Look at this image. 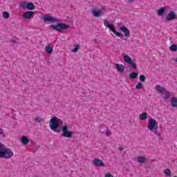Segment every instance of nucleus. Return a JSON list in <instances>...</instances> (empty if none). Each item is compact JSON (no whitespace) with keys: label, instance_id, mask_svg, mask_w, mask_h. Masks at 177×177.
Instances as JSON below:
<instances>
[{"label":"nucleus","instance_id":"1","mask_svg":"<svg viewBox=\"0 0 177 177\" xmlns=\"http://www.w3.org/2000/svg\"><path fill=\"white\" fill-rule=\"evenodd\" d=\"M13 156V151L10 148L5 147L3 145L0 144V158H5L6 160H9L12 158Z\"/></svg>","mask_w":177,"mask_h":177},{"label":"nucleus","instance_id":"2","mask_svg":"<svg viewBox=\"0 0 177 177\" xmlns=\"http://www.w3.org/2000/svg\"><path fill=\"white\" fill-rule=\"evenodd\" d=\"M63 125V120L59 119V118L53 117L50 120L49 127L51 131L56 132L57 128H60Z\"/></svg>","mask_w":177,"mask_h":177},{"label":"nucleus","instance_id":"3","mask_svg":"<svg viewBox=\"0 0 177 177\" xmlns=\"http://www.w3.org/2000/svg\"><path fill=\"white\" fill-rule=\"evenodd\" d=\"M50 28H53L55 30V31H62V30H67L68 28H70V25H67L66 24L63 23H58L56 25H50Z\"/></svg>","mask_w":177,"mask_h":177},{"label":"nucleus","instance_id":"4","mask_svg":"<svg viewBox=\"0 0 177 177\" xmlns=\"http://www.w3.org/2000/svg\"><path fill=\"white\" fill-rule=\"evenodd\" d=\"M104 24L106 27H107L108 28H109V30H111V31H112V32H113V34H115V35H116V37H119L120 38H124V35L118 32L117 30H115V28H114V25H110L109 24V21L105 19L104 21Z\"/></svg>","mask_w":177,"mask_h":177},{"label":"nucleus","instance_id":"5","mask_svg":"<svg viewBox=\"0 0 177 177\" xmlns=\"http://www.w3.org/2000/svg\"><path fill=\"white\" fill-rule=\"evenodd\" d=\"M147 129L149 131H154V129H158V122L153 118H150L148 120Z\"/></svg>","mask_w":177,"mask_h":177},{"label":"nucleus","instance_id":"6","mask_svg":"<svg viewBox=\"0 0 177 177\" xmlns=\"http://www.w3.org/2000/svg\"><path fill=\"white\" fill-rule=\"evenodd\" d=\"M62 136H63L64 138H68V139H71V138H73V131H68V125H65L62 127Z\"/></svg>","mask_w":177,"mask_h":177},{"label":"nucleus","instance_id":"7","mask_svg":"<svg viewBox=\"0 0 177 177\" xmlns=\"http://www.w3.org/2000/svg\"><path fill=\"white\" fill-rule=\"evenodd\" d=\"M105 12L106 11L104 10H92V13L94 17H99L100 16H103Z\"/></svg>","mask_w":177,"mask_h":177},{"label":"nucleus","instance_id":"8","mask_svg":"<svg viewBox=\"0 0 177 177\" xmlns=\"http://www.w3.org/2000/svg\"><path fill=\"white\" fill-rule=\"evenodd\" d=\"M175 19H177L175 12H174V11H169V14L167 16V20L171 21V20H175Z\"/></svg>","mask_w":177,"mask_h":177},{"label":"nucleus","instance_id":"9","mask_svg":"<svg viewBox=\"0 0 177 177\" xmlns=\"http://www.w3.org/2000/svg\"><path fill=\"white\" fill-rule=\"evenodd\" d=\"M43 19H44V21H49L50 23L59 21L57 19H55L53 17H50L49 15H44Z\"/></svg>","mask_w":177,"mask_h":177},{"label":"nucleus","instance_id":"10","mask_svg":"<svg viewBox=\"0 0 177 177\" xmlns=\"http://www.w3.org/2000/svg\"><path fill=\"white\" fill-rule=\"evenodd\" d=\"M93 164H95L96 167H103V165H104L103 160L98 158L94 159L93 160Z\"/></svg>","mask_w":177,"mask_h":177},{"label":"nucleus","instance_id":"11","mask_svg":"<svg viewBox=\"0 0 177 177\" xmlns=\"http://www.w3.org/2000/svg\"><path fill=\"white\" fill-rule=\"evenodd\" d=\"M34 16V12L32 11H28L23 15L24 19H30V18Z\"/></svg>","mask_w":177,"mask_h":177},{"label":"nucleus","instance_id":"12","mask_svg":"<svg viewBox=\"0 0 177 177\" xmlns=\"http://www.w3.org/2000/svg\"><path fill=\"white\" fill-rule=\"evenodd\" d=\"M120 30L122 31V32H124L125 37H127V38H129L130 32H129V30L127 27L122 26L120 27Z\"/></svg>","mask_w":177,"mask_h":177},{"label":"nucleus","instance_id":"13","mask_svg":"<svg viewBox=\"0 0 177 177\" xmlns=\"http://www.w3.org/2000/svg\"><path fill=\"white\" fill-rule=\"evenodd\" d=\"M116 69L118 71V73L122 74V73H124V70H125V66L123 64H117Z\"/></svg>","mask_w":177,"mask_h":177},{"label":"nucleus","instance_id":"14","mask_svg":"<svg viewBox=\"0 0 177 177\" xmlns=\"http://www.w3.org/2000/svg\"><path fill=\"white\" fill-rule=\"evenodd\" d=\"M155 88L159 93H163L166 91L165 88L161 86L160 84L156 85Z\"/></svg>","mask_w":177,"mask_h":177},{"label":"nucleus","instance_id":"15","mask_svg":"<svg viewBox=\"0 0 177 177\" xmlns=\"http://www.w3.org/2000/svg\"><path fill=\"white\" fill-rule=\"evenodd\" d=\"M46 52L48 53V55L52 54V53L53 52V46L48 44L46 47Z\"/></svg>","mask_w":177,"mask_h":177},{"label":"nucleus","instance_id":"16","mask_svg":"<svg viewBox=\"0 0 177 177\" xmlns=\"http://www.w3.org/2000/svg\"><path fill=\"white\" fill-rule=\"evenodd\" d=\"M123 59L125 63H127V64H129L131 62H132V58H131V57L129 55H124Z\"/></svg>","mask_w":177,"mask_h":177},{"label":"nucleus","instance_id":"17","mask_svg":"<svg viewBox=\"0 0 177 177\" xmlns=\"http://www.w3.org/2000/svg\"><path fill=\"white\" fill-rule=\"evenodd\" d=\"M26 8L28 10H33L34 8H35V6L32 3H27L26 5Z\"/></svg>","mask_w":177,"mask_h":177},{"label":"nucleus","instance_id":"18","mask_svg":"<svg viewBox=\"0 0 177 177\" xmlns=\"http://www.w3.org/2000/svg\"><path fill=\"white\" fill-rule=\"evenodd\" d=\"M21 142L23 145H28V143H30V140H28L26 136H22L21 138Z\"/></svg>","mask_w":177,"mask_h":177},{"label":"nucleus","instance_id":"19","mask_svg":"<svg viewBox=\"0 0 177 177\" xmlns=\"http://www.w3.org/2000/svg\"><path fill=\"white\" fill-rule=\"evenodd\" d=\"M171 104L172 107H177V98L173 97L171 99Z\"/></svg>","mask_w":177,"mask_h":177},{"label":"nucleus","instance_id":"20","mask_svg":"<svg viewBox=\"0 0 177 177\" xmlns=\"http://www.w3.org/2000/svg\"><path fill=\"white\" fill-rule=\"evenodd\" d=\"M163 94H164L163 97L165 100L169 99V97H171V95H172L171 93H169L167 90L163 93Z\"/></svg>","mask_w":177,"mask_h":177},{"label":"nucleus","instance_id":"21","mask_svg":"<svg viewBox=\"0 0 177 177\" xmlns=\"http://www.w3.org/2000/svg\"><path fill=\"white\" fill-rule=\"evenodd\" d=\"M129 78L131 80H135L138 78V73L132 72L129 74Z\"/></svg>","mask_w":177,"mask_h":177},{"label":"nucleus","instance_id":"22","mask_svg":"<svg viewBox=\"0 0 177 177\" xmlns=\"http://www.w3.org/2000/svg\"><path fill=\"white\" fill-rule=\"evenodd\" d=\"M138 162H140V164H143V162H146V158L144 156H139L138 158Z\"/></svg>","mask_w":177,"mask_h":177},{"label":"nucleus","instance_id":"23","mask_svg":"<svg viewBox=\"0 0 177 177\" xmlns=\"http://www.w3.org/2000/svg\"><path fill=\"white\" fill-rule=\"evenodd\" d=\"M147 118V113H142L141 115H140V119L142 121H145Z\"/></svg>","mask_w":177,"mask_h":177},{"label":"nucleus","instance_id":"24","mask_svg":"<svg viewBox=\"0 0 177 177\" xmlns=\"http://www.w3.org/2000/svg\"><path fill=\"white\" fill-rule=\"evenodd\" d=\"M165 12V8H162L157 10L158 15L159 16H162V15H164Z\"/></svg>","mask_w":177,"mask_h":177},{"label":"nucleus","instance_id":"25","mask_svg":"<svg viewBox=\"0 0 177 177\" xmlns=\"http://www.w3.org/2000/svg\"><path fill=\"white\" fill-rule=\"evenodd\" d=\"M78 49H80V44H75L74 46V48L72 49V52L73 53H77V52H78Z\"/></svg>","mask_w":177,"mask_h":177},{"label":"nucleus","instance_id":"26","mask_svg":"<svg viewBox=\"0 0 177 177\" xmlns=\"http://www.w3.org/2000/svg\"><path fill=\"white\" fill-rule=\"evenodd\" d=\"M170 50H171V52H176L177 50V45L176 44H172L170 48H169Z\"/></svg>","mask_w":177,"mask_h":177},{"label":"nucleus","instance_id":"27","mask_svg":"<svg viewBox=\"0 0 177 177\" xmlns=\"http://www.w3.org/2000/svg\"><path fill=\"white\" fill-rule=\"evenodd\" d=\"M164 174L166 176H171V170H169V169H166L164 170Z\"/></svg>","mask_w":177,"mask_h":177},{"label":"nucleus","instance_id":"28","mask_svg":"<svg viewBox=\"0 0 177 177\" xmlns=\"http://www.w3.org/2000/svg\"><path fill=\"white\" fill-rule=\"evenodd\" d=\"M129 66H131V68H134V70H136V67L138 66L136 64L131 61L130 64H129Z\"/></svg>","mask_w":177,"mask_h":177},{"label":"nucleus","instance_id":"29","mask_svg":"<svg viewBox=\"0 0 177 177\" xmlns=\"http://www.w3.org/2000/svg\"><path fill=\"white\" fill-rule=\"evenodd\" d=\"M143 88V85L142 84V83L139 82L138 83V84L136 86V89H142Z\"/></svg>","mask_w":177,"mask_h":177},{"label":"nucleus","instance_id":"30","mask_svg":"<svg viewBox=\"0 0 177 177\" xmlns=\"http://www.w3.org/2000/svg\"><path fill=\"white\" fill-rule=\"evenodd\" d=\"M3 19H9V12H3Z\"/></svg>","mask_w":177,"mask_h":177},{"label":"nucleus","instance_id":"31","mask_svg":"<svg viewBox=\"0 0 177 177\" xmlns=\"http://www.w3.org/2000/svg\"><path fill=\"white\" fill-rule=\"evenodd\" d=\"M140 81H141V82H145V81H146V76L143 75H140Z\"/></svg>","mask_w":177,"mask_h":177},{"label":"nucleus","instance_id":"32","mask_svg":"<svg viewBox=\"0 0 177 177\" xmlns=\"http://www.w3.org/2000/svg\"><path fill=\"white\" fill-rule=\"evenodd\" d=\"M35 120L36 122H42L44 121V120H42L39 116L36 117Z\"/></svg>","mask_w":177,"mask_h":177},{"label":"nucleus","instance_id":"33","mask_svg":"<svg viewBox=\"0 0 177 177\" xmlns=\"http://www.w3.org/2000/svg\"><path fill=\"white\" fill-rule=\"evenodd\" d=\"M153 133L155 134V135H156L157 136H160V135L159 134V133H158V131H157V129H153Z\"/></svg>","mask_w":177,"mask_h":177},{"label":"nucleus","instance_id":"34","mask_svg":"<svg viewBox=\"0 0 177 177\" xmlns=\"http://www.w3.org/2000/svg\"><path fill=\"white\" fill-rule=\"evenodd\" d=\"M0 135H1V136H5V133H3V130L1 128H0Z\"/></svg>","mask_w":177,"mask_h":177},{"label":"nucleus","instance_id":"35","mask_svg":"<svg viewBox=\"0 0 177 177\" xmlns=\"http://www.w3.org/2000/svg\"><path fill=\"white\" fill-rule=\"evenodd\" d=\"M105 177H114V176H113V175L110 174V173H106L105 174Z\"/></svg>","mask_w":177,"mask_h":177},{"label":"nucleus","instance_id":"36","mask_svg":"<svg viewBox=\"0 0 177 177\" xmlns=\"http://www.w3.org/2000/svg\"><path fill=\"white\" fill-rule=\"evenodd\" d=\"M106 136H110V131H106Z\"/></svg>","mask_w":177,"mask_h":177},{"label":"nucleus","instance_id":"37","mask_svg":"<svg viewBox=\"0 0 177 177\" xmlns=\"http://www.w3.org/2000/svg\"><path fill=\"white\" fill-rule=\"evenodd\" d=\"M119 150L120 151H122V150H124V148L122 147H119Z\"/></svg>","mask_w":177,"mask_h":177},{"label":"nucleus","instance_id":"38","mask_svg":"<svg viewBox=\"0 0 177 177\" xmlns=\"http://www.w3.org/2000/svg\"><path fill=\"white\" fill-rule=\"evenodd\" d=\"M129 2H135V0H129Z\"/></svg>","mask_w":177,"mask_h":177},{"label":"nucleus","instance_id":"39","mask_svg":"<svg viewBox=\"0 0 177 177\" xmlns=\"http://www.w3.org/2000/svg\"><path fill=\"white\" fill-rule=\"evenodd\" d=\"M174 62H176V63H177V58L174 59Z\"/></svg>","mask_w":177,"mask_h":177},{"label":"nucleus","instance_id":"40","mask_svg":"<svg viewBox=\"0 0 177 177\" xmlns=\"http://www.w3.org/2000/svg\"><path fill=\"white\" fill-rule=\"evenodd\" d=\"M174 177H177L176 176H174Z\"/></svg>","mask_w":177,"mask_h":177}]
</instances>
